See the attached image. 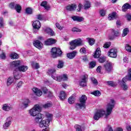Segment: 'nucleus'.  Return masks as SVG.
I'll return each instance as SVG.
<instances>
[{
  "label": "nucleus",
  "instance_id": "c756f323",
  "mask_svg": "<svg viewBox=\"0 0 131 131\" xmlns=\"http://www.w3.org/2000/svg\"><path fill=\"white\" fill-rule=\"evenodd\" d=\"M14 77H9L7 80V85L8 86L11 85L13 82H14Z\"/></svg>",
  "mask_w": 131,
  "mask_h": 131
},
{
  "label": "nucleus",
  "instance_id": "aec40b11",
  "mask_svg": "<svg viewBox=\"0 0 131 131\" xmlns=\"http://www.w3.org/2000/svg\"><path fill=\"white\" fill-rule=\"evenodd\" d=\"M56 42V40L53 38H49L47 40L45 41V43L46 46H51Z\"/></svg>",
  "mask_w": 131,
  "mask_h": 131
},
{
  "label": "nucleus",
  "instance_id": "5fc2aeb1",
  "mask_svg": "<svg viewBox=\"0 0 131 131\" xmlns=\"http://www.w3.org/2000/svg\"><path fill=\"white\" fill-rule=\"evenodd\" d=\"M89 67L90 68H94L96 67V62L92 61L90 63Z\"/></svg>",
  "mask_w": 131,
  "mask_h": 131
},
{
  "label": "nucleus",
  "instance_id": "9d476101",
  "mask_svg": "<svg viewBox=\"0 0 131 131\" xmlns=\"http://www.w3.org/2000/svg\"><path fill=\"white\" fill-rule=\"evenodd\" d=\"M107 56L111 58H116L117 57V49H111L107 53Z\"/></svg>",
  "mask_w": 131,
  "mask_h": 131
},
{
  "label": "nucleus",
  "instance_id": "e2e57ef3",
  "mask_svg": "<svg viewBox=\"0 0 131 131\" xmlns=\"http://www.w3.org/2000/svg\"><path fill=\"white\" fill-rule=\"evenodd\" d=\"M55 26L58 28V29H59L60 30H62V29H63V27H61V26H60V24L58 23H56L55 24Z\"/></svg>",
  "mask_w": 131,
  "mask_h": 131
},
{
  "label": "nucleus",
  "instance_id": "6e6552de",
  "mask_svg": "<svg viewBox=\"0 0 131 131\" xmlns=\"http://www.w3.org/2000/svg\"><path fill=\"white\" fill-rule=\"evenodd\" d=\"M103 69L105 70V72L107 73H110V72H112V70H113V67L112 66V63L107 62L105 63L103 65Z\"/></svg>",
  "mask_w": 131,
  "mask_h": 131
},
{
  "label": "nucleus",
  "instance_id": "7ed1b4c3",
  "mask_svg": "<svg viewBox=\"0 0 131 131\" xmlns=\"http://www.w3.org/2000/svg\"><path fill=\"white\" fill-rule=\"evenodd\" d=\"M70 50H75L77 47H80V46H83V40H82L81 38H78L75 40H72L70 42Z\"/></svg>",
  "mask_w": 131,
  "mask_h": 131
},
{
  "label": "nucleus",
  "instance_id": "a878e982",
  "mask_svg": "<svg viewBox=\"0 0 131 131\" xmlns=\"http://www.w3.org/2000/svg\"><path fill=\"white\" fill-rule=\"evenodd\" d=\"M131 9V5L128 3H126L123 5L122 7V10L123 12H126L127 10Z\"/></svg>",
  "mask_w": 131,
  "mask_h": 131
},
{
  "label": "nucleus",
  "instance_id": "1a4fd4ad",
  "mask_svg": "<svg viewBox=\"0 0 131 131\" xmlns=\"http://www.w3.org/2000/svg\"><path fill=\"white\" fill-rule=\"evenodd\" d=\"M33 27V32L35 33L37 32V30L40 28L41 25H40V22L38 20L34 21L32 24Z\"/></svg>",
  "mask_w": 131,
  "mask_h": 131
},
{
  "label": "nucleus",
  "instance_id": "69168bd1",
  "mask_svg": "<svg viewBox=\"0 0 131 131\" xmlns=\"http://www.w3.org/2000/svg\"><path fill=\"white\" fill-rule=\"evenodd\" d=\"M22 84H23V82L22 81H19L16 86V89H19V88H21L22 86Z\"/></svg>",
  "mask_w": 131,
  "mask_h": 131
},
{
  "label": "nucleus",
  "instance_id": "052dcab7",
  "mask_svg": "<svg viewBox=\"0 0 131 131\" xmlns=\"http://www.w3.org/2000/svg\"><path fill=\"white\" fill-rule=\"evenodd\" d=\"M15 7H16V3H11L9 4V7H10L11 9H15Z\"/></svg>",
  "mask_w": 131,
  "mask_h": 131
},
{
  "label": "nucleus",
  "instance_id": "603ef678",
  "mask_svg": "<svg viewBox=\"0 0 131 131\" xmlns=\"http://www.w3.org/2000/svg\"><path fill=\"white\" fill-rule=\"evenodd\" d=\"M75 128L76 129V131H82V129H81V126L79 125H76L75 126Z\"/></svg>",
  "mask_w": 131,
  "mask_h": 131
},
{
  "label": "nucleus",
  "instance_id": "a19ab883",
  "mask_svg": "<svg viewBox=\"0 0 131 131\" xmlns=\"http://www.w3.org/2000/svg\"><path fill=\"white\" fill-rule=\"evenodd\" d=\"M31 65L33 68H35V69H38V68H39V64H38V63L32 62Z\"/></svg>",
  "mask_w": 131,
  "mask_h": 131
},
{
  "label": "nucleus",
  "instance_id": "72a5a7b5",
  "mask_svg": "<svg viewBox=\"0 0 131 131\" xmlns=\"http://www.w3.org/2000/svg\"><path fill=\"white\" fill-rule=\"evenodd\" d=\"M86 39L90 46H93L95 43V39L93 38H87Z\"/></svg>",
  "mask_w": 131,
  "mask_h": 131
},
{
  "label": "nucleus",
  "instance_id": "13d9d810",
  "mask_svg": "<svg viewBox=\"0 0 131 131\" xmlns=\"http://www.w3.org/2000/svg\"><path fill=\"white\" fill-rule=\"evenodd\" d=\"M99 13L100 16H101L102 17H104V16H105V15L106 14V11L102 9L100 11Z\"/></svg>",
  "mask_w": 131,
  "mask_h": 131
},
{
  "label": "nucleus",
  "instance_id": "bf43d9fd",
  "mask_svg": "<svg viewBox=\"0 0 131 131\" xmlns=\"http://www.w3.org/2000/svg\"><path fill=\"white\" fill-rule=\"evenodd\" d=\"M105 131H113V129L112 128V127H111V126L108 125L105 128Z\"/></svg>",
  "mask_w": 131,
  "mask_h": 131
},
{
  "label": "nucleus",
  "instance_id": "864d4df0",
  "mask_svg": "<svg viewBox=\"0 0 131 131\" xmlns=\"http://www.w3.org/2000/svg\"><path fill=\"white\" fill-rule=\"evenodd\" d=\"M46 116H47L48 120H50V121H51L52 118H53V115H52L50 113H47L46 114Z\"/></svg>",
  "mask_w": 131,
  "mask_h": 131
},
{
  "label": "nucleus",
  "instance_id": "0eeeda50",
  "mask_svg": "<svg viewBox=\"0 0 131 131\" xmlns=\"http://www.w3.org/2000/svg\"><path fill=\"white\" fill-rule=\"evenodd\" d=\"M43 117L41 119L40 121H39V127H47L50 125V122H51V121L49 119H46V120H43Z\"/></svg>",
  "mask_w": 131,
  "mask_h": 131
},
{
  "label": "nucleus",
  "instance_id": "412c9836",
  "mask_svg": "<svg viewBox=\"0 0 131 131\" xmlns=\"http://www.w3.org/2000/svg\"><path fill=\"white\" fill-rule=\"evenodd\" d=\"M100 56H101V49L98 48L94 53V57L95 59H97L99 58Z\"/></svg>",
  "mask_w": 131,
  "mask_h": 131
},
{
  "label": "nucleus",
  "instance_id": "8fccbe9b",
  "mask_svg": "<svg viewBox=\"0 0 131 131\" xmlns=\"http://www.w3.org/2000/svg\"><path fill=\"white\" fill-rule=\"evenodd\" d=\"M80 53L81 54H86V49L84 47H82L80 49Z\"/></svg>",
  "mask_w": 131,
  "mask_h": 131
},
{
  "label": "nucleus",
  "instance_id": "f704fd0d",
  "mask_svg": "<svg viewBox=\"0 0 131 131\" xmlns=\"http://www.w3.org/2000/svg\"><path fill=\"white\" fill-rule=\"evenodd\" d=\"M64 67V61L62 60H58V63L57 65V68L61 69Z\"/></svg>",
  "mask_w": 131,
  "mask_h": 131
},
{
  "label": "nucleus",
  "instance_id": "20e7f679",
  "mask_svg": "<svg viewBox=\"0 0 131 131\" xmlns=\"http://www.w3.org/2000/svg\"><path fill=\"white\" fill-rule=\"evenodd\" d=\"M86 96L85 95H82L80 98V103H77L76 104V107L77 109H82V108H85V102L87 100Z\"/></svg>",
  "mask_w": 131,
  "mask_h": 131
},
{
  "label": "nucleus",
  "instance_id": "c03bdc74",
  "mask_svg": "<svg viewBox=\"0 0 131 131\" xmlns=\"http://www.w3.org/2000/svg\"><path fill=\"white\" fill-rule=\"evenodd\" d=\"M20 63L21 62L19 60H18V61H13L12 62V65L14 67H17V66H19V65H20Z\"/></svg>",
  "mask_w": 131,
  "mask_h": 131
},
{
  "label": "nucleus",
  "instance_id": "473e14b6",
  "mask_svg": "<svg viewBox=\"0 0 131 131\" xmlns=\"http://www.w3.org/2000/svg\"><path fill=\"white\" fill-rule=\"evenodd\" d=\"M53 106V103L52 102H47L46 103L42 105L43 108L47 109V108H51Z\"/></svg>",
  "mask_w": 131,
  "mask_h": 131
},
{
  "label": "nucleus",
  "instance_id": "6e6d98bb",
  "mask_svg": "<svg viewBox=\"0 0 131 131\" xmlns=\"http://www.w3.org/2000/svg\"><path fill=\"white\" fill-rule=\"evenodd\" d=\"M26 13L28 14H32V9L30 8H28L26 9Z\"/></svg>",
  "mask_w": 131,
  "mask_h": 131
},
{
  "label": "nucleus",
  "instance_id": "3c124183",
  "mask_svg": "<svg viewBox=\"0 0 131 131\" xmlns=\"http://www.w3.org/2000/svg\"><path fill=\"white\" fill-rule=\"evenodd\" d=\"M72 31H73V32H81V30L77 28L74 27L72 28Z\"/></svg>",
  "mask_w": 131,
  "mask_h": 131
},
{
  "label": "nucleus",
  "instance_id": "393cba45",
  "mask_svg": "<svg viewBox=\"0 0 131 131\" xmlns=\"http://www.w3.org/2000/svg\"><path fill=\"white\" fill-rule=\"evenodd\" d=\"M28 69V67L26 66H20L18 67L15 70H18L19 72H25V71H27Z\"/></svg>",
  "mask_w": 131,
  "mask_h": 131
},
{
  "label": "nucleus",
  "instance_id": "4d7b16f0",
  "mask_svg": "<svg viewBox=\"0 0 131 131\" xmlns=\"http://www.w3.org/2000/svg\"><path fill=\"white\" fill-rule=\"evenodd\" d=\"M91 81L94 84L97 85L98 80H97V79H96L95 78H91Z\"/></svg>",
  "mask_w": 131,
  "mask_h": 131
},
{
  "label": "nucleus",
  "instance_id": "338daca9",
  "mask_svg": "<svg viewBox=\"0 0 131 131\" xmlns=\"http://www.w3.org/2000/svg\"><path fill=\"white\" fill-rule=\"evenodd\" d=\"M125 18H126L127 21H130L131 20V15L130 14L127 13L125 15Z\"/></svg>",
  "mask_w": 131,
  "mask_h": 131
},
{
  "label": "nucleus",
  "instance_id": "bb28decb",
  "mask_svg": "<svg viewBox=\"0 0 131 131\" xmlns=\"http://www.w3.org/2000/svg\"><path fill=\"white\" fill-rule=\"evenodd\" d=\"M117 18V15H116V12H113L111 14H110L108 16V19L111 21V20H114Z\"/></svg>",
  "mask_w": 131,
  "mask_h": 131
},
{
  "label": "nucleus",
  "instance_id": "de8ad7c7",
  "mask_svg": "<svg viewBox=\"0 0 131 131\" xmlns=\"http://www.w3.org/2000/svg\"><path fill=\"white\" fill-rule=\"evenodd\" d=\"M75 100V99L74 98V97L71 96L68 99V102L69 104H73V103H74Z\"/></svg>",
  "mask_w": 131,
  "mask_h": 131
},
{
  "label": "nucleus",
  "instance_id": "f8f14e48",
  "mask_svg": "<svg viewBox=\"0 0 131 131\" xmlns=\"http://www.w3.org/2000/svg\"><path fill=\"white\" fill-rule=\"evenodd\" d=\"M12 123V117H9L7 118L5 123L3 125V127L5 129H8L10 125Z\"/></svg>",
  "mask_w": 131,
  "mask_h": 131
},
{
  "label": "nucleus",
  "instance_id": "9b49d317",
  "mask_svg": "<svg viewBox=\"0 0 131 131\" xmlns=\"http://www.w3.org/2000/svg\"><path fill=\"white\" fill-rule=\"evenodd\" d=\"M127 80H128L125 78H123L122 81L120 82L121 88L123 91H127V90H128V86L125 83L126 82Z\"/></svg>",
  "mask_w": 131,
  "mask_h": 131
},
{
  "label": "nucleus",
  "instance_id": "37998d69",
  "mask_svg": "<svg viewBox=\"0 0 131 131\" xmlns=\"http://www.w3.org/2000/svg\"><path fill=\"white\" fill-rule=\"evenodd\" d=\"M98 61L99 63H104V62H106V57L101 56L99 58Z\"/></svg>",
  "mask_w": 131,
  "mask_h": 131
},
{
  "label": "nucleus",
  "instance_id": "a211bd4d",
  "mask_svg": "<svg viewBox=\"0 0 131 131\" xmlns=\"http://www.w3.org/2000/svg\"><path fill=\"white\" fill-rule=\"evenodd\" d=\"M57 81H61V80H67L68 79V76L66 74H63L57 77Z\"/></svg>",
  "mask_w": 131,
  "mask_h": 131
},
{
  "label": "nucleus",
  "instance_id": "b1692460",
  "mask_svg": "<svg viewBox=\"0 0 131 131\" xmlns=\"http://www.w3.org/2000/svg\"><path fill=\"white\" fill-rule=\"evenodd\" d=\"M32 90L34 94H35L36 96H38V97H40V96L42 95V92H41L40 90H38V89L35 88H33Z\"/></svg>",
  "mask_w": 131,
  "mask_h": 131
},
{
  "label": "nucleus",
  "instance_id": "c9c22d12",
  "mask_svg": "<svg viewBox=\"0 0 131 131\" xmlns=\"http://www.w3.org/2000/svg\"><path fill=\"white\" fill-rule=\"evenodd\" d=\"M14 9L16 10V12L17 13H20L21 12V10H22V8L21 7V6L19 4H16Z\"/></svg>",
  "mask_w": 131,
  "mask_h": 131
},
{
  "label": "nucleus",
  "instance_id": "ddd939ff",
  "mask_svg": "<svg viewBox=\"0 0 131 131\" xmlns=\"http://www.w3.org/2000/svg\"><path fill=\"white\" fill-rule=\"evenodd\" d=\"M33 45L35 48H37V49H38L39 50H41V49H42L43 45L41 42H40L38 40H36L34 41L33 42Z\"/></svg>",
  "mask_w": 131,
  "mask_h": 131
},
{
  "label": "nucleus",
  "instance_id": "6ab92c4d",
  "mask_svg": "<svg viewBox=\"0 0 131 131\" xmlns=\"http://www.w3.org/2000/svg\"><path fill=\"white\" fill-rule=\"evenodd\" d=\"M73 21H77V22H82L84 21V18L81 16H74L72 17Z\"/></svg>",
  "mask_w": 131,
  "mask_h": 131
},
{
  "label": "nucleus",
  "instance_id": "39448f33",
  "mask_svg": "<svg viewBox=\"0 0 131 131\" xmlns=\"http://www.w3.org/2000/svg\"><path fill=\"white\" fill-rule=\"evenodd\" d=\"M62 55V51L59 48H53L51 49V56L53 58H57Z\"/></svg>",
  "mask_w": 131,
  "mask_h": 131
},
{
  "label": "nucleus",
  "instance_id": "dca6fc26",
  "mask_svg": "<svg viewBox=\"0 0 131 131\" xmlns=\"http://www.w3.org/2000/svg\"><path fill=\"white\" fill-rule=\"evenodd\" d=\"M77 6L76 4H71L67 6V10L69 12H73V11H75L76 10V8Z\"/></svg>",
  "mask_w": 131,
  "mask_h": 131
},
{
  "label": "nucleus",
  "instance_id": "f03ea898",
  "mask_svg": "<svg viewBox=\"0 0 131 131\" xmlns=\"http://www.w3.org/2000/svg\"><path fill=\"white\" fill-rule=\"evenodd\" d=\"M41 111V107L38 104H36L31 110L29 111V113L31 116L35 117L34 121L36 123H39V121L43 118V114L39 113Z\"/></svg>",
  "mask_w": 131,
  "mask_h": 131
},
{
  "label": "nucleus",
  "instance_id": "4be33fe9",
  "mask_svg": "<svg viewBox=\"0 0 131 131\" xmlns=\"http://www.w3.org/2000/svg\"><path fill=\"white\" fill-rule=\"evenodd\" d=\"M76 54H77V51H74L71 53H68L67 56L69 59H73L76 56Z\"/></svg>",
  "mask_w": 131,
  "mask_h": 131
},
{
  "label": "nucleus",
  "instance_id": "c85d7f7f",
  "mask_svg": "<svg viewBox=\"0 0 131 131\" xmlns=\"http://www.w3.org/2000/svg\"><path fill=\"white\" fill-rule=\"evenodd\" d=\"M17 70H15V71H14V79H16L18 80V79H20L22 77V75L21 74H19L18 72H16Z\"/></svg>",
  "mask_w": 131,
  "mask_h": 131
},
{
  "label": "nucleus",
  "instance_id": "423d86ee",
  "mask_svg": "<svg viewBox=\"0 0 131 131\" xmlns=\"http://www.w3.org/2000/svg\"><path fill=\"white\" fill-rule=\"evenodd\" d=\"M88 75H84L81 76V80L80 81L79 84L80 86H82V88H84V86H86L88 85Z\"/></svg>",
  "mask_w": 131,
  "mask_h": 131
},
{
  "label": "nucleus",
  "instance_id": "0e129e2a",
  "mask_svg": "<svg viewBox=\"0 0 131 131\" xmlns=\"http://www.w3.org/2000/svg\"><path fill=\"white\" fill-rule=\"evenodd\" d=\"M81 59L84 62H88V61L89 60V59H88V56L86 55L82 56Z\"/></svg>",
  "mask_w": 131,
  "mask_h": 131
},
{
  "label": "nucleus",
  "instance_id": "4468645a",
  "mask_svg": "<svg viewBox=\"0 0 131 131\" xmlns=\"http://www.w3.org/2000/svg\"><path fill=\"white\" fill-rule=\"evenodd\" d=\"M2 109L4 111L9 112L13 109V106L8 103H5L2 105Z\"/></svg>",
  "mask_w": 131,
  "mask_h": 131
},
{
  "label": "nucleus",
  "instance_id": "cd10ccee",
  "mask_svg": "<svg viewBox=\"0 0 131 131\" xmlns=\"http://www.w3.org/2000/svg\"><path fill=\"white\" fill-rule=\"evenodd\" d=\"M48 3L47 2V1H43L41 4L40 6L41 7H43V8H45V10H46L47 11H49V10H50V9H51V7H50V6L47 5Z\"/></svg>",
  "mask_w": 131,
  "mask_h": 131
},
{
  "label": "nucleus",
  "instance_id": "2f4dec72",
  "mask_svg": "<svg viewBox=\"0 0 131 131\" xmlns=\"http://www.w3.org/2000/svg\"><path fill=\"white\" fill-rule=\"evenodd\" d=\"M91 2L90 1H85L84 2V7L85 10H88V9H90L91 8Z\"/></svg>",
  "mask_w": 131,
  "mask_h": 131
},
{
  "label": "nucleus",
  "instance_id": "f257e3e1",
  "mask_svg": "<svg viewBox=\"0 0 131 131\" xmlns=\"http://www.w3.org/2000/svg\"><path fill=\"white\" fill-rule=\"evenodd\" d=\"M115 101L113 99L111 100V102L107 104L106 106V113L104 110H99L95 114L93 117L94 120H99L101 117H103L105 115V118H108V115L112 113V110L114 108Z\"/></svg>",
  "mask_w": 131,
  "mask_h": 131
},
{
  "label": "nucleus",
  "instance_id": "680f3d73",
  "mask_svg": "<svg viewBox=\"0 0 131 131\" xmlns=\"http://www.w3.org/2000/svg\"><path fill=\"white\" fill-rule=\"evenodd\" d=\"M125 49L126 50V51H127V52H129L130 53H131V46L128 45H126L125 46Z\"/></svg>",
  "mask_w": 131,
  "mask_h": 131
},
{
  "label": "nucleus",
  "instance_id": "4c0bfd02",
  "mask_svg": "<svg viewBox=\"0 0 131 131\" xmlns=\"http://www.w3.org/2000/svg\"><path fill=\"white\" fill-rule=\"evenodd\" d=\"M10 56L11 59H18L19 58V55L15 52L11 53Z\"/></svg>",
  "mask_w": 131,
  "mask_h": 131
},
{
  "label": "nucleus",
  "instance_id": "a18cd8bd",
  "mask_svg": "<svg viewBox=\"0 0 131 131\" xmlns=\"http://www.w3.org/2000/svg\"><path fill=\"white\" fill-rule=\"evenodd\" d=\"M106 83L110 85L111 86H116L117 85V83H114V82L112 81H108L106 82Z\"/></svg>",
  "mask_w": 131,
  "mask_h": 131
},
{
  "label": "nucleus",
  "instance_id": "7c9ffc66",
  "mask_svg": "<svg viewBox=\"0 0 131 131\" xmlns=\"http://www.w3.org/2000/svg\"><path fill=\"white\" fill-rule=\"evenodd\" d=\"M67 97V95H66V93L64 91L60 92V95H59V98L60 100L63 101V100H65Z\"/></svg>",
  "mask_w": 131,
  "mask_h": 131
},
{
  "label": "nucleus",
  "instance_id": "774afa93",
  "mask_svg": "<svg viewBox=\"0 0 131 131\" xmlns=\"http://www.w3.org/2000/svg\"><path fill=\"white\" fill-rule=\"evenodd\" d=\"M101 69H102V67L101 66H98L96 69L97 72H98V73H101Z\"/></svg>",
  "mask_w": 131,
  "mask_h": 131
},
{
  "label": "nucleus",
  "instance_id": "79ce46f5",
  "mask_svg": "<svg viewBox=\"0 0 131 131\" xmlns=\"http://www.w3.org/2000/svg\"><path fill=\"white\" fill-rule=\"evenodd\" d=\"M55 72H56V70L55 69H49L47 71V73L48 74H49V75H53V74H54Z\"/></svg>",
  "mask_w": 131,
  "mask_h": 131
},
{
  "label": "nucleus",
  "instance_id": "09e8293b",
  "mask_svg": "<svg viewBox=\"0 0 131 131\" xmlns=\"http://www.w3.org/2000/svg\"><path fill=\"white\" fill-rule=\"evenodd\" d=\"M110 46H111V42H106L104 44L103 48H104V49H108V48L110 47Z\"/></svg>",
  "mask_w": 131,
  "mask_h": 131
},
{
  "label": "nucleus",
  "instance_id": "49530a36",
  "mask_svg": "<svg viewBox=\"0 0 131 131\" xmlns=\"http://www.w3.org/2000/svg\"><path fill=\"white\" fill-rule=\"evenodd\" d=\"M5 27V23H4V18L0 17V28Z\"/></svg>",
  "mask_w": 131,
  "mask_h": 131
},
{
  "label": "nucleus",
  "instance_id": "e433bc0d",
  "mask_svg": "<svg viewBox=\"0 0 131 131\" xmlns=\"http://www.w3.org/2000/svg\"><path fill=\"white\" fill-rule=\"evenodd\" d=\"M129 32V30H128V28H126L123 30V33L122 34V36L123 37H124V36H126L127 35V34Z\"/></svg>",
  "mask_w": 131,
  "mask_h": 131
},
{
  "label": "nucleus",
  "instance_id": "5701e85b",
  "mask_svg": "<svg viewBox=\"0 0 131 131\" xmlns=\"http://www.w3.org/2000/svg\"><path fill=\"white\" fill-rule=\"evenodd\" d=\"M112 34L113 35L111 37V36H109L110 39H114V38L116 36H119V32L113 30L112 32Z\"/></svg>",
  "mask_w": 131,
  "mask_h": 131
},
{
  "label": "nucleus",
  "instance_id": "58836bf2",
  "mask_svg": "<svg viewBox=\"0 0 131 131\" xmlns=\"http://www.w3.org/2000/svg\"><path fill=\"white\" fill-rule=\"evenodd\" d=\"M91 94L95 96V97H100L101 96V92L98 90L92 92Z\"/></svg>",
  "mask_w": 131,
  "mask_h": 131
},
{
  "label": "nucleus",
  "instance_id": "f3484780",
  "mask_svg": "<svg viewBox=\"0 0 131 131\" xmlns=\"http://www.w3.org/2000/svg\"><path fill=\"white\" fill-rule=\"evenodd\" d=\"M44 31H45L46 33H47L51 36H54L55 35V32H54L53 30H52V29L50 28H46V29H44Z\"/></svg>",
  "mask_w": 131,
  "mask_h": 131
},
{
  "label": "nucleus",
  "instance_id": "ea45409f",
  "mask_svg": "<svg viewBox=\"0 0 131 131\" xmlns=\"http://www.w3.org/2000/svg\"><path fill=\"white\" fill-rule=\"evenodd\" d=\"M124 78H126L128 80H131V69L128 70L127 75L124 77Z\"/></svg>",
  "mask_w": 131,
  "mask_h": 131
},
{
  "label": "nucleus",
  "instance_id": "2eb2a0df",
  "mask_svg": "<svg viewBox=\"0 0 131 131\" xmlns=\"http://www.w3.org/2000/svg\"><path fill=\"white\" fill-rule=\"evenodd\" d=\"M29 104H30L29 99H25L20 104V106L23 109H25V108H27V107H28Z\"/></svg>",
  "mask_w": 131,
  "mask_h": 131
}]
</instances>
